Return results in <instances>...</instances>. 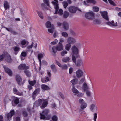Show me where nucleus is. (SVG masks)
<instances>
[{"mask_svg": "<svg viewBox=\"0 0 121 121\" xmlns=\"http://www.w3.org/2000/svg\"><path fill=\"white\" fill-rule=\"evenodd\" d=\"M71 50L72 51L71 55L72 56V60H73L75 61V57L78 58L79 56L78 50L75 46H73L72 47Z\"/></svg>", "mask_w": 121, "mask_h": 121, "instance_id": "nucleus-1", "label": "nucleus"}, {"mask_svg": "<svg viewBox=\"0 0 121 121\" xmlns=\"http://www.w3.org/2000/svg\"><path fill=\"white\" fill-rule=\"evenodd\" d=\"M85 16L86 19L89 20H92L95 19V13L92 11L86 13Z\"/></svg>", "mask_w": 121, "mask_h": 121, "instance_id": "nucleus-2", "label": "nucleus"}, {"mask_svg": "<svg viewBox=\"0 0 121 121\" xmlns=\"http://www.w3.org/2000/svg\"><path fill=\"white\" fill-rule=\"evenodd\" d=\"M59 45L56 47L54 46L52 47V52L54 53H56L57 51H60L63 49V46L62 44H59Z\"/></svg>", "mask_w": 121, "mask_h": 121, "instance_id": "nucleus-3", "label": "nucleus"}, {"mask_svg": "<svg viewBox=\"0 0 121 121\" xmlns=\"http://www.w3.org/2000/svg\"><path fill=\"white\" fill-rule=\"evenodd\" d=\"M14 114V110H11L9 112L5 114V117L7 118L8 121H10L11 119Z\"/></svg>", "mask_w": 121, "mask_h": 121, "instance_id": "nucleus-4", "label": "nucleus"}, {"mask_svg": "<svg viewBox=\"0 0 121 121\" xmlns=\"http://www.w3.org/2000/svg\"><path fill=\"white\" fill-rule=\"evenodd\" d=\"M49 112L48 109H45L42 112V113H40V118L42 119H44L46 118V117L47 116Z\"/></svg>", "mask_w": 121, "mask_h": 121, "instance_id": "nucleus-5", "label": "nucleus"}, {"mask_svg": "<svg viewBox=\"0 0 121 121\" xmlns=\"http://www.w3.org/2000/svg\"><path fill=\"white\" fill-rule=\"evenodd\" d=\"M76 39L75 38L71 37H69L67 39V42L70 44H74L76 42Z\"/></svg>", "mask_w": 121, "mask_h": 121, "instance_id": "nucleus-6", "label": "nucleus"}, {"mask_svg": "<svg viewBox=\"0 0 121 121\" xmlns=\"http://www.w3.org/2000/svg\"><path fill=\"white\" fill-rule=\"evenodd\" d=\"M76 58H77L75 57V61L73 60H72V61L75 63L76 66L77 67H80L81 66L83 65V62L82 60V59H79L78 60L76 61Z\"/></svg>", "mask_w": 121, "mask_h": 121, "instance_id": "nucleus-7", "label": "nucleus"}, {"mask_svg": "<svg viewBox=\"0 0 121 121\" xmlns=\"http://www.w3.org/2000/svg\"><path fill=\"white\" fill-rule=\"evenodd\" d=\"M68 10L70 13H74L76 12L77 8L75 6H70L69 7Z\"/></svg>", "mask_w": 121, "mask_h": 121, "instance_id": "nucleus-8", "label": "nucleus"}, {"mask_svg": "<svg viewBox=\"0 0 121 121\" xmlns=\"http://www.w3.org/2000/svg\"><path fill=\"white\" fill-rule=\"evenodd\" d=\"M29 68V67L26 65L25 64H21L18 67V69L20 70L27 69Z\"/></svg>", "mask_w": 121, "mask_h": 121, "instance_id": "nucleus-9", "label": "nucleus"}, {"mask_svg": "<svg viewBox=\"0 0 121 121\" xmlns=\"http://www.w3.org/2000/svg\"><path fill=\"white\" fill-rule=\"evenodd\" d=\"M16 79L18 85L20 86L23 85V83L22 82V79L20 76H16Z\"/></svg>", "mask_w": 121, "mask_h": 121, "instance_id": "nucleus-10", "label": "nucleus"}, {"mask_svg": "<svg viewBox=\"0 0 121 121\" xmlns=\"http://www.w3.org/2000/svg\"><path fill=\"white\" fill-rule=\"evenodd\" d=\"M101 15L107 21L109 20L108 17L107 16V12L106 11L100 12Z\"/></svg>", "mask_w": 121, "mask_h": 121, "instance_id": "nucleus-11", "label": "nucleus"}, {"mask_svg": "<svg viewBox=\"0 0 121 121\" xmlns=\"http://www.w3.org/2000/svg\"><path fill=\"white\" fill-rule=\"evenodd\" d=\"M41 87L43 92H44L45 91L49 90L50 89L49 86L45 84H42L41 86Z\"/></svg>", "mask_w": 121, "mask_h": 121, "instance_id": "nucleus-12", "label": "nucleus"}, {"mask_svg": "<svg viewBox=\"0 0 121 121\" xmlns=\"http://www.w3.org/2000/svg\"><path fill=\"white\" fill-rule=\"evenodd\" d=\"M43 100H42L41 99H39L34 103L33 106L35 107H38L41 104Z\"/></svg>", "mask_w": 121, "mask_h": 121, "instance_id": "nucleus-13", "label": "nucleus"}, {"mask_svg": "<svg viewBox=\"0 0 121 121\" xmlns=\"http://www.w3.org/2000/svg\"><path fill=\"white\" fill-rule=\"evenodd\" d=\"M89 3H91L93 4H95L96 3V1L95 0H86V2L84 1L83 2L84 4L86 6L89 5Z\"/></svg>", "mask_w": 121, "mask_h": 121, "instance_id": "nucleus-14", "label": "nucleus"}, {"mask_svg": "<svg viewBox=\"0 0 121 121\" xmlns=\"http://www.w3.org/2000/svg\"><path fill=\"white\" fill-rule=\"evenodd\" d=\"M106 23L107 24L111 26H117V23L116 22L114 23L113 21H112L111 22H107Z\"/></svg>", "mask_w": 121, "mask_h": 121, "instance_id": "nucleus-15", "label": "nucleus"}, {"mask_svg": "<svg viewBox=\"0 0 121 121\" xmlns=\"http://www.w3.org/2000/svg\"><path fill=\"white\" fill-rule=\"evenodd\" d=\"M3 67L4 68L5 72L8 74L9 75H12V72L6 66L3 65Z\"/></svg>", "mask_w": 121, "mask_h": 121, "instance_id": "nucleus-16", "label": "nucleus"}, {"mask_svg": "<svg viewBox=\"0 0 121 121\" xmlns=\"http://www.w3.org/2000/svg\"><path fill=\"white\" fill-rule=\"evenodd\" d=\"M76 73L77 76H82L83 75H86L85 73H83L82 71L80 69H78L76 71Z\"/></svg>", "mask_w": 121, "mask_h": 121, "instance_id": "nucleus-17", "label": "nucleus"}, {"mask_svg": "<svg viewBox=\"0 0 121 121\" xmlns=\"http://www.w3.org/2000/svg\"><path fill=\"white\" fill-rule=\"evenodd\" d=\"M97 109V108L95 104H92L91 105L90 110L91 111L94 112L95 110L96 111Z\"/></svg>", "mask_w": 121, "mask_h": 121, "instance_id": "nucleus-18", "label": "nucleus"}, {"mask_svg": "<svg viewBox=\"0 0 121 121\" xmlns=\"http://www.w3.org/2000/svg\"><path fill=\"white\" fill-rule=\"evenodd\" d=\"M62 26L63 28L65 30H67L68 29L69 24L67 22H64L62 24Z\"/></svg>", "mask_w": 121, "mask_h": 121, "instance_id": "nucleus-19", "label": "nucleus"}, {"mask_svg": "<svg viewBox=\"0 0 121 121\" xmlns=\"http://www.w3.org/2000/svg\"><path fill=\"white\" fill-rule=\"evenodd\" d=\"M4 7L5 10L9 9V8L10 6L9 3L6 1L4 2Z\"/></svg>", "mask_w": 121, "mask_h": 121, "instance_id": "nucleus-20", "label": "nucleus"}, {"mask_svg": "<svg viewBox=\"0 0 121 121\" xmlns=\"http://www.w3.org/2000/svg\"><path fill=\"white\" fill-rule=\"evenodd\" d=\"M43 103L40 107L41 108H43L45 107L47 105L48 101L46 100H43Z\"/></svg>", "mask_w": 121, "mask_h": 121, "instance_id": "nucleus-21", "label": "nucleus"}, {"mask_svg": "<svg viewBox=\"0 0 121 121\" xmlns=\"http://www.w3.org/2000/svg\"><path fill=\"white\" fill-rule=\"evenodd\" d=\"M19 99L18 98H16L14 99V102H12V105L13 106H15V105L18 104L19 103Z\"/></svg>", "mask_w": 121, "mask_h": 121, "instance_id": "nucleus-22", "label": "nucleus"}, {"mask_svg": "<svg viewBox=\"0 0 121 121\" xmlns=\"http://www.w3.org/2000/svg\"><path fill=\"white\" fill-rule=\"evenodd\" d=\"M82 89L84 91H85L88 89V87L87 86L86 83V82H84L83 83V85Z\"/></svg>", "mask_w": 121, "mask_h": 121, "instance_id": "nucleus-23", "label": "nucleus"}, {"mask_svg": "<svg viewBox=\"0 0 121 121\" xmlns=\"http://www.w3.org/2000/svg\"><path fill=\"white\" fill-rule=\"evenodd\" d=\"M93 23L95 25L100 24H101V22L100 20L98 19H95L93 21Z\"/></svg>", "mask_w": 121, "mask_h": 121, "instance_id": "nucleus-24", "label": "nucleus"}, {"mask_svg": "<svg viewBox=\"0 0 121 121\" xmlns=\"http://www.w3.org/2000/svg\"><path fill=\"white\" fill-rule=\"evenodd\" d=\"M72 91L73 93L77 94L78 93H79L78 91L75 87L74 85H73L72 86Z\"/></svg>", "mask_w": 121, "mask_h": 121, "instance_id": "nucleus-25", "label": "nucleus"}, {"mask_svg": "<svg viewBox=\"0 0 121 121\" xmlns=\"http://www.w3.org/2000/svg\"><path fill=\"white\" fill-rule=\"evenodd\" d=\"M46 27L47 28L52 27H53V25L51 24V22L49 21L47 22L46 24Z\"/></svg>", "mask_w": 121, "mask_h": 121, "instance_id": "nucleus-26", "label": "nucleus"}, {"mask_svg": "<svg viewBox=\"0 0 121 121\" xmlns=\"http://www.w3.org/2000/svg\"><path fill=\"white\" fill-rule=\"evenodd\" d=\"M13 91L15 94L18 95H22V94L19 92L15 88H13Z\"/></svg>", "mask_w": 121, "mask_h": 121, "instance_id": "nucleus-27", "label": "nucleus"}, {"mask_svg": "<svg viewBox=\"0 0 121 121\" xmlns=\"http://www.w3.org/2000/svg\"><path fill=\"white\" fill-rule=\"evenodd\" d=\"M71 46V44L69 43H68L65 45V49L69 51L70 49Z\"/></svg>", "mask_w": 121, "mask_h": 121, "instance_id": "nucleus-28", "label": "nucleus"}, {"mask_svg": "<svg viewBox=\"0 0 121 121\" xmlns=\"http://www.w3.org/2000/svg\"><path fill=\"white\" fill-rule=\"evenodd\" d=\"M87 104L85 102L81 104L80 108L81 109H83L87 107Z\"/></svg>", "mask_w": 121, "mask_h": 121, "instance_id": "nucleus-29", "label": "nucleus"}, {"mask_svg": "<svg viewBox=\"0 0 121 121\" xmlns=\"http://www.w3.org/2000/svg\"><path fill=\"white\" fill-rule=\"evenodd\" d=\"M49 79L48 77H46L45 78H42L41 82L43 83H45L49 81Z\"/></svg>", "mask_w": 121, "mask_h": 121, "instance_id": "nucleus-30", "label": "nucleus"}, {"mask_svg": "<svg viewBox=\"0 0 121 121\" xmlns=\"http://www.w3.org/2000/svg\"><path fill=\"white\" fill-rule=\"evenodd\" d=\"M36 12L39 17L42 19H43V15L42 12L40 11H39L38 10L36 11Z\"/></svg>", "mask_w": 121, "mask_h": 121, "instance_id": "nucleus-31", "label": "nucleus"}, {"mask_svg": "<svg viewBox=\"0 0 121 121\" xmlns=\"http://www.w3.org/2000/svg\"><path fill=\"white\" fill-rule=\"evenodd\" d=\"M50 67L52 70L54 72L56 71V68L55 65H52L50 66Z\"/></svg>", "mask_w": 121, "mask_h": 121, "instance_id": "nucleus-32", "label": "nucleus"}, {"mask_svg": "<svg viewBox=\"0 0 121 121\" xmlns=\"http://www.w3.org/2000/svg\"><path fill=\"white\" fill-rule=\"evenodd\" d=\"M28 82L30 84L31 86H34L36 83V81L35 80L32 81H31L30 80H29Z\"/></svg>", "mask_w": 121, "mask_h": 121, "instance_id": "nucleus-33", "label": "nucleus"}, {"mask_svg": "<svg viewBox=\"0 0 121 121\" xmlns=\"http://www.w3.org/2000/svg\"><path fill=\"white\" fill-rule=\"evenodd\" d=\"M71 82L73 85L76 84L78 82V80L76 78L74 79L71 81Z\"/></svg>", "mask_w": 121, "mask_h": 121, "instance_id": "nucleus-34", "label": "nucleus"}, {"mask_svg": "<svg viewBox=\"0 0 121 121\" xmlns=\"http://www.w3.org/2000/svg\"><path fill=\"white\" fill-rule=\"evenodd\" d=\"M70 59L69 57H66L63 58L62 59V61L63 62H66L69 61Z\"/></svg>", "mask_w": 121, "mask_h": 121, "instance_id": "nucleus-35", "label": "nucleus"}, {"mask_svg": "<svg viewBox=\"0 0 121 121\" xmlns=\"http://www.w3.org/2000/svg\"><path fill=\"white\" fill-rule=\"evenodd\" d=\"M40 91V88H38L35 89L33 92L34 93V94L35 93L37 95L39 93Z\"/></svg>", "mask_w": 121, "mask_h": 121, "instance_id": "nucleus-36", "label": "nucleus"}, {"mask_svg": "<svg viewBox=\"0 0 121 121\" xmlns=\"http://www.w3.org/2000/svg\"><path fill=\"white\" fill-rule=\"evenodd\" d=\"M14 51L15 52H17L20 50V48L18 47L15 46L13 48Z\"/></svg>", "mask_w": 121, "mask_h": 121, "instance_id": "nucleus-37", "label": "nucleus"}, {"mask_svg": "<svg viewBox=\"0 0 121 121\" xmlns=\"http://www.w3.org/2000/svg\"><path fill=\"white\" fill-rule=\"evenodd\" d=\"M44 56V54L43 53L39 54L38 55V58L39 60H41V59Z\"/></svg>", "mask_w": 121, "mask_h": 121, "instance_id": "nucleus-38", "label": "nucleus"}, {"mask_svg": "<svg viewBox=\"0 0 121 121\" xmlns=\"http://www.w3.org/2000/svg\"><path fill=\"white\" fill-rule=\"evenodd\" d=\"M69 15V13L68 12L66 11H65L63 15V17L64 18H66L68 17Z\"/></svg>", "mask_w": 121, "mask_h": 121, "instance_id": "nucleus-39", "label": "nucleus"}, {"mask_svg": "<svg viewBox=\"0 0 121 121\" xmlns=\"http://www.w3.org/2000/svg\"><path fill=\"white\" fill-rule=\"evenodd\" d=\"M62 4L64 6V8L65 9L66 8L68 5V3L66 1H64L63 2Z\"/></svg>", "mask_w": 121, "mask_h": 121, "instance_id": "nucleus-40", "label": "nucleus"}, {"mask_svg": "<svg viewBox=\"0 0 121 121\" xmlns=\"http://www.w3.org/2000/svg\"><path fill=\"white\" fill-rule=\"evenodd\" d=\"M61 35L62 36L65 38H67L68 36V34L66 32H63L61 33Z\"/></svg>", "mask_w": 121, "mask_h": 121, "instance_id": "nucleus-41", "label": "nucleus"}, {"mask_svg": "<svg viewBox=\"0 0 121 121\" xmlns=\"http://www.w3.org/2000/svg\"><path fill=\"white\" fill-rule=\"evenodd\" d=\"M6 60L9 62H10L12 61L10 56L9 55H8L7 58H6Z\"/></svg>", "mask_w": 121, "mask_h": 121, "instance_id": "nucleus-42", "label": "nucleus"}, {"mask_svg": "<svg viewBox=\"0 0 121 121\" xmlns=\"http://www.w3.org/2000/svg\"><path fill=\"white\" fill-rule=\"evenodd\" d=\"M93 11L95 12H97L99 10V8L97 6H94L93 7Z\"/></svg>", "mask_w": 121, "mask_h": 121, "instance_id": "nucleus-43", "label": "nucleus"}, {"mask_svg": "<svg viewBox=\"0 0 121 121\" xmlns=\"http://www.w3.org/2000/svg\"><path fill=\"white\" fill-rule=\"evenodd\" d=\"M52 120L53 121H57L58 117L56 115H54L52 116Z\"/></svg>", "mask_w": 121, "mask_h": 121, "instance_id": "nucleus-44", "label": "nucleus"}, {"mask_svg": "<svg viewBox=\"0 0 121 121\" xmlns=\"http://www.w3.org/2000/svg\"><path fill=\"white\" fill-rule=\"evenodd\" d=\"M22 114L23 116L25 117H27L28 115V113L25 110H23L22 111Z\"/></svg>", "mask_w": 121, "mask_h": 121, "instance_id": "nucleus-45", "label": "nucleus"}, {"mask_svg": "<svg viewBox=\"0 0 121 121\" xmlns=\"http://www.w3.org/2000/svg\"><path fill=\"white\" fill-rule=\"evenodd\" d=\"M67 52L65 50H64L60 52V54L62 56H64L65 54H67Z\"/></svg>", "mask_w": 121, "mask_h": 121, "instance_id": "nucleus-46", "label": "nucleus"}, {"mask_svg": "<svg viewBox=\"0 0 121 121\" xmlns=\"http://www.w3.org/2000/svg\"><path fill=\"white\" fill-rule=\"evenodd\" d=\"M27 55V53L24 52V51H22L21 54L20 56H24V57H26Z\"/></svg>", "mask_w": 121, "mask_h": 121, "instance_id": "nucleus-47", "label": "nucleus"}, {"mask_svg": "<svg viewBox=\"0 0 121 121\" xmlns=\"http://www.w3.org/2000/svg\"><path fill=\"white\" fill-rule=\"evenodd\" d=\"M21 44L22 45L21 46L22 48H24V47L23 46V45H25L26 43V42L25 40H22L21 42Z\"/></svg>", "mask_w": 121, "mask_h": 121, "instance_id": "nucleus-48", "label": "nucleus"}, {"mask_svg": "<svg viewBox=\"0 0 121 121\" xmlns=\"http://www.w3.org/2000/svg\"><path fill=\"white\" fill-rule=\"evenodd\" d=\"M52 28L51 29H48V32L51 33H52L53 32V30L54 29V26L52 27H51Z\"/></svg>", "mask_w": 121, "mask_h": 121, "instance_id": "nucleus-49", "label": "nucleus"}, {"mask_svg": "<svg viewBox=\"0 0 121 121\" xmlns=\"http://www.w3.org/2000/svg\"><path fill=\"white\" fill-rule=\"evenodd\" d=\"M5 28L7 31L9 32H13L14 34H15L16 33L15 32L13 31H12V29L11 28H7L6 27H5Z\"/></svg>", "mask_w": 121, "mask_h": 121, "instance_id": "nucleus-50", "label": "nucleus"}, {"mask_svg": "<svg viewBox=\"0 0 121 121\" xmlns=\"http://www.w3.org/2000/svg\"><path fill=\"white\" fill-rule=\"evenodd\" d=\"M78 101L80 104H81L85 102L84 100L83 99L80 98L78 100Z\"/></svg>", "mask_w": 121, "mask_h": 121, "instance_id": "nucleus-51", "label": "nucleus"}, {"mask_svg": "<svg viewBox=\"0 0 121 121\" xmlns=\"http://www.w3.org/2000/svg\"><path fill=\"white\" fill-rule=\"evenodd\" d=\"M58 13L59 15H62L63 14V10L61 9H60L58 11Z\"/></svg>", "mask_w": 121, "mask_h": 121, "instance_id": "nucleus-52", "label": "nucleus"}, {"mask_svg": "<svg viewBox=\"0 0 121 121\" xmlns=\"http://www.w3.org/2000/svg\"><path fill=\"white\" fill-rule=\"evenodd\" d=\"M61 67L62 69H67L68 67L67 65L65 64H64L62 65H61Z\"/></svg>", "mask_w": 121, "mask_h": 121, "instance_id": "nucleus-53", "label": "nucleus"}, {"mask_svg": "<svg viewBox=\"0 0 121 121\" xmlns=\"http://www.w3.org/2000/svg\"><path fill=\"white\" fill-rule=\"evenodd\" d=\"M4 56L5 55L4 54L0 55V61H1L3 60Z\"/></svg>", "mask_w": 121, "mask_h": 121, "instance_id": "nucleus-54", "label": "nucleus"}, {"mask_svg": "<svg viewBox=\"0 0 121 121\" xmlns=\"http://www.w3.org/2000/svg\"><path fill=\"white\" fill-rule=\"evenodd\" d=\"M58 42V40L57 39H56L53 41L51 43V45H54L56 44Z\"/></svg>", "mask_w": 121, "mask_h": 121, "instance_id": "nucleus-55", "label": "nucleus"}, {"mask_svg": "<svg viewBox=\"0 0 121 121\" xmlns=\"http://www.w3.org/2000/svg\"><path fill=\"white\" fill-rule=\"evenodd\" d=\"M41 6L42 8L43 9H48L47 8L46 6L45 5V4H41Z\"/></svg>", "mask_w": 121, "mask_h": 121, "instance_id": "nucleus-56", "label": "nucleus"}, {"mask_svg": "<svg viewBox=\"0 0 121 121\" xmlns=\"http://www.w3.org/2000/svg\"><path fill=\"white\" fill-rule=\"evenodd\" d=\"M24 72L27 76H29L30 75V73L28 70L25 71Z\"/></svg>", "mask_w": 121, "mask_h": 121, "instance_id": "nucleus-57", "label": "nucleus"}, {"mask_svg": "<svg viewBox=\"0 0 121 121\" xmlns=\"http://www.w3.org/2000/svg\"><path fill=\"white\" fill-rule=\"evenodd\" d=\"M64 42V40L63 38H60L59 39V44H61V43Z\"/></svg>", "mask_w": 121, "mask_h": 121, "instance_id": "nucleus-58", "label": "nucleus"}, {"mask_svg": "<svg viewBox=\"0 0 121 121\" xmlns=\"http://www.w3.org/2000/svg\"><path fill=\"white\" fill-rule=\"evenodd\" d=\"M58 94L63 99H64V96L62 93L60 92H59L58 93Z\"/></svg>", "mask_w": 121, "mask_h": 121, "instance_id": "nucleus-59", "label": "nucleus"}, {"mask_svg": "<svg viewBox=\"0 0 121 121\" xmlns=\"http://www.w3.org/2000/svg\"><path fill=\"white\" fill-rule=\"evenodd\" d=\"M109 3L115 6V4L111 0H108Z\"/></svg>", "mask_w": 121, "mask_h": 121, "instance_id": "nucleus-60", "label": "nucleus"}, {"mask_svg": "<svg viewBox=\"0 0 121 121\" xmlns=\"http://www.w3.org/2000/svg\"><path fill=\"white\" fill-rule=\"evenodd\" d=\"M43 1L44 2L46 3L48 6L50 7L48 0H43Z\"/></svg>", "mask_w": 121, "mask_h": 121, "instance_id": "nucleus-61", "label": "nucleus"}, {"mask_svg": "<svg viewBox=\"0 0 121 121\" xmlns=\"http://www.w3.org/2000/svg\"><path fill=\"white\" fill-rule=\"evenodd\" d=\"M94 118L93 119L94 121H96V119L97 117V114L96 113H95L94 114Z\"/></svg>", "mask_w": 121, "mask_h": 121, "instance_id": "nucleus-62", "label": "nucleus"}, {"mask_svg": "<svg viewBox=\"0 0 121 121\" xmlns=\"http://www.w3.org/2000/svg\"><path fill=\"white\" fill-rule=\"evenodd\" d=\"M37 95L35 93L34 94V93L33 92L32 94V96L33 99H34L36 97Z\"/></svg>", "mask_w": 121, "mask_h": 121, "instance_id": "nucleus-63", "label": "nucleus"}, {"mask_svg": "<svg viewBox=\"0 0 121 121\" xmlns=\"http://www.w3.org/2000/svg\"><path fill=\"white\" fill-rule=\"evenodd\" d=\"M85 80V78H82L79 82V84H82L84 81Z\"/></svg>", "mask_w": 121, "mask_h": 121, "instance_id": "nucleus-64", "label": "nucleus"}]
</instances>
